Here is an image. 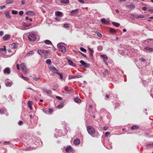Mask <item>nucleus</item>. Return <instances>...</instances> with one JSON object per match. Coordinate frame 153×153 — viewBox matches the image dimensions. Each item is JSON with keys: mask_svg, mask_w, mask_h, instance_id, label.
Here are the masks:
<instances>
[{"mask_svg": "<svg viewBox=\"0 0 153 153\" xmlns=\"http://www.w3.org/2000/svg\"><path fill=\"white\" fill-rule=\"evenodd\" d=\"M146 8L145 7H143L142 8V10L144 11H145L146 10Z\"/></svg>", "mask_w": 153, "mask_h": 153, "instance_id": "nucleus-64", "label": "nucleus"}, {"mask_svg": "<svg viewBox=\"0 0 153 153\" xmlns=\"http://www.w3.org/2000/svg\"><path fill=\"white\" fill-rule=\"evenodd\" d=\"M55 73H56V74H57L58 75V74H59V73H59L58 72V70H57L56 69L55 70V71H54Z\"/></svg>", "mask_w": 153, "mask_h": 153, "instance_id": "nucleus-60", "label": "nucleus"}, {"mask_svg": "<svg viewBox=\"0 0 153 153\" xmlns=\"http://www.w3.org/2000/svg\"><path fill=\"white\" fill-rule=\"evenodd\" d=\"M4 14L6 17L8 19L11 18V16L10 15V13L8 11H6L4 13Z\"/></svg>", "mask_w": 153, "mask_h": 153, "instance_id": "nucleus-13", "label": "nucleus"}, {"mask_svg": "<svg viewBox=\"0 0 153 153\" xmlns=\"http://www.w3.org/2000/svg\"><path fill=\"white\" fill-rule=\"evenodd\" d=\"M10 38V36L8 34L5 35L3 37V39L6 41L9 40Z\"/></svg>", "mask_w": 153, "mask_h": 153, "instance_id": "nucleus-9", "label": "nucleus"}, {"mask_svg": "<svg viewBox=\"0 0 153 153\" xmlns=\"http://www.w3.org/2000/svg\"><path fill=\"white\" fill-rule=\"evenodd\" d=\"M68 62L70 65L74 67L76 66V65L74 64L71 59H68Z\"/></svg>", "mask_w": 153, "mask_h": 153, "instance_id": "nucleus-12", "label": "nucleus"}, {"mask_svg": "<svg viewBox=\"0 0 153 153\" xmlns=\"http://www.w3.org/2000/svg\"><path fill=\"white\" fill-rule=\"evenodd\" d=\"M78 1L81 3L83 4L84 3L83 0H78Z\"/></svg>", "mask_w": 153, "mask_h": 153, "instance_id": "nucleus-59", "label": "nucleus"}, {"mask_svg": "<svg viewBox=\"0 0 153 153\" xmlns=\"http://www.w3.org/2000/svg\"><path fill=\"white\" fill-rule=\"evenodd\" d=\"M22 78L26 81H27L29 80V79L27 77H24L22 75Z\"/></svg>", "mask_w": 153, "mask_h": 153, "instance_id": "nucleus-36", "label": "nucleus"}, {"mask_svg": "<svg viewBox=\"0 0 153 153\" xmlns=\"http://www.w3.org/2000/svg\"><path fill=\"white\" fill-rule=\"evenodd\" d=\"M56 98L58 99V100H62V98L61 97H60L59 96H56Z\"/></svg>", "mask_w": 153, "mask_h": 153, "instance_id": "nucleus-44", "label": "nucleus"}, {"mask_svg": "<svg viewBox=\"0 0 153 153\" xmlns=\"http://www.w3.org/2000/svg\"><path fill=\"white\" fill-rule=\"evenodd\" d=\"M60 2L64 4H66L69 2V0H61Z\"/></svg>", "mask_w": 153, "mask_h": 153, "instance_id": "nucleus-28", "label": "nucleus"}, {"mask_svg": "<svg viewBox=\"0 0 153 153\" xmlns=\"http://www.w3.org/2000/svg\"><path fill=\"white\" fill-rule=\"evenodd\" d=\"M33 79L35 81H38L39 80V78L37 77H33Z\"/></svg>", "mask_w": 153, "mask_h": 153, "instance_id": "nucleus-52", "label": "nucleus"}, {"mask_svg": "<svg viewBox=\"0 0 153 153\" xmlns=\"http://www.w3.org/2000/svg\"><path fill=\"white\" fill-rule=\"evenodd\" d=\"M148 11L149 12H150V13H153V9L148 10Z\"/></svg>", "mask_w": 153, "mask_h": 153, "instance_id": "nucleus-45", "label": "nucleus"}, {"mask_svg": "<svg viewBox=\"0 0 153 153\" xmlns=\"http://www.w3.org/2000/svg\"><path fill=\"white\" fill-rule=\"evenodd\" d=\"M80 50L84 52H86V50L84 48L82 47H81L80 48Z\"/></svg>", "mask_w": 153, "mask_h": 153, "instance_id": "nucleus-38", "label": "nucleus"}, {"mask_svg": "<svg viewBox=\"0 0 153 153\" xmlns=\"http://www.w3.org/2000/svg\"><path fill=\"white\" fill-rule=\"evenodd\" d=\"M43 91L48 94H51L52 93V91L50 90H48L47 89L45 88L43 89Z\"/></svg>", "mask_w": 153, "mask_h": 153, "instance_id": "nucleus-15", "label": "nucleus"}, {"mask_svg": "<svg viewBox=\"0 0 153 153\" xmlns=\"http://www.w3.org/2000/svg\"><path fill=\"white\" fill-rule=\"evenodd\" d=\"M44 42L46 44H47V45H52V43L51 42V41L48 40H45V41Z\"/></svg>", "mask_w": 153, "mask_h": 153, "instance_id": "nucleus-19", "label": "nucleus"}, {"mask_svg": "<svg viewBox=\"0 0 153 153\" xmlns=\"http://www.w3.org/2000/svg\"><path fill=\"white\" fill-rule=\"evenodd\" d=\"M145 49H146L147 51H148L149 52H152L153 51V49L151 48L146 47L145 48Z\"/></svg>", "mask_w": 153, "mask_h": 153, "instance_id": "nucleus-29", "label": "nucleus"}, {"mask_svg": "<svg viewBox=\"0 0 153 153\" xmlns=\"http://www.w3.org/2000/svg\"><path fill=\"white\" fill-rule=\"evenodd\" d=\"M87 128L88 133L90 135L93 134L95 131L94 128L92 126H88Z\"/></svg>", "mask_w": 153, "mask_h": 153, "instance_id": "nucleus-2", "label": "nucleus"}, {"mask_svg": "<svg viewBox=\"0 0 153 153\" xmlns=\"http://www.w3.org/2000/svg\"><path fill=\"white\" fill-rule=\"evenodd\" d=\"M72 150V148L71 146L68 147L67 148L65 149V151L67 152H71Z\"/></svg>", "mask_w": 153, "mask_h": 153, "instance_id": "nucleus-16", "label": "nucleus"}, {"mask_svg": "<svg viewBox=\"0 0 153 153\" xmlns=\"http://www.w3.org/2000/svg\"><path fill=\"white\" fill-rule=\"evenodd\" d=\"M80 62L82 64V65L85 68H88L90 66V64L85 62L83 60H81L80 61Z\"/></svg>", "mask_w": 153, "mask_h": 153, "instance_id": "nucleus-6", "label": "nucleus"}, {"mask_svg": "<svg viewBox=\"0 0 153 153\" xmlns=\"http://www.w3.org/2000/svg\"><path fill=\"white\" fill-rule=\"evenodd\" d=\"M58 75H59L60 78L61 79H62L63 78V77L62 74H61L60 73H59V74H58Z\"/></svg>", "mask_w": 153, "mask_h": 153, "instance_id": "nucleus-50", "label": "nucleus"}, {"mask_svg": "<svg viewBox=\"0 0 153 153\" xmlns=\"http://www.w3.org/2000/svg\"><path fill=\"white\" fill-rule=\"evenodd\" d=\"M33 104V102L30 101H29L28 102V104L29 106H30V105H31Z\"/></svg>", "mask_w": 153, "mask_h": 153, "instance_id": "nucleus-41", "label": "nucleus"}, {"mask_svg": "<svg viewBox=\"0 0 153 153\" xmlns=\"http://www.w3.org/2000/svg\"><path fill=\"white\" fill-rule=\"evenodd\" d=\"M14 1V0H7L6 2L7 4H10L13 3Z\"/></svg>", "mask_w": 153, "mask_h": 153, "instance_id": "nucleus-26", "label": "nucleus"}, {"mask_svg": "<svg viewBox=\"0 0 153 153\" xmlns=\"http://www.w3.org/2000/svg\"><path fill=\"white\" fill-rule=\"evenodd\" d=\"M108 128V127L107 126H105L103 127V129H104V130H107Z\"/></svg>", "mask_w": 153, "mask_h": 153, "instance_id": "nucleus-61", "label": "nucleus"}, {"mask_svg": "<svg viewBox=\"0 0 153 153\" xmlns=\"http://www.w3.org/2000/svg\"><path fill=\"white\" fill-rule=\"evenodd\" d=\"M10 144V142L9 141H7V142L6 141L4 143V145H6L7 144Z\"/></svg>", "mask_w": 153, "mask_h": 153, "instance_id": "nucleus-57", "label": "nucleus"}, {"mask_svg": "<svg viewBox=\"0 0 153 153\" xmlns=\"http://www.w3.org/2000/svg\"><path fill=\"white\" fill-rule=\"evenodd\" d=\"M140 61L142 62H144L146 61V59L143 58H141L140 59Z\"/></svg>", "mask_w": 153, "mask_h": 153, "instance_id": "nucleus-54", "label": "nucleus"}, {"mask_svg": "<svg viewBox=\"0 0 153 153\" xmlns=\"http://www.w3.org/2000/svg\"><path fill=\"white\" fill-rule=\"evenodd\" d=\"M6 85L7 86H11L12 85L11 83L10 82H7L6 84Z\"/></svg>", "mask_w": 153, "mask_h": 153, "instance_id": "nucleus-37", "label": "nucleus"}, {"mask_svg": "<svg viewBox=\"0 0 153 153\" xmlns=\"http://www.w3.org/2000/svg\"><path fill=\"white\" fill-rule=\"evenodd\" d=\"M110 134V133L109 132H107L105 133V136L106 137H108Z\"/></svg>", "mask_w": 153, "mask_h": 153, "instance_id": "nucleus-40", "label": "nucleus"}, {"mask_svg": "<svg viewBox=\"0 0 153 153\" xmlns=\"http://www.w3.org/2000/svg\"><path fill=\"white\" fill-rule=\"evenodd\" d=\"M38 53L41 56L43 55L44 53V52L42 50H38Z\"/></svg>", "mask_w": 153, "mask_h": 153, "instance_id": "nucleus-27", "label": "nucleus"}, {"mask_svg": "<svg viewBox=\"0 0 153 153\" xmlns=\"http://www.w3.org/2000/svg\"><path fill=\"white\" fill-rule=\"evenodd\" d=\"M63 27L65 28H69L70 25L67 24H65L64 25Z\"/></svg>", "mask_w": 153, "mask_h": 153, "instance_id": "nucleus-34", "label": "nucleus"}, {"mask_svg": "<svg viewBox=\"0 0 153 153\" xmlns=\"http://www.w3.org/2000/svg\"><path fill=\"white\" fill-rule=\"evenodd\" d=\"M28 38V40L31 42L34 41L36 39L35 35L32 33H29Z\"/></svg>", "mask_w": 153, "mask_h": 153, "instance_id": "nucleus-1", "label": "nucleus"}, {"mask_svg": "<svg viewBox=\"0 0 153 153\" xmlns=\"http://www.w3.org/2000/svg\"><path fill=\"white\" fill-rule=\"evenodd\" d=\"M5 7H6L4 5H3L2 6L0 7V9L1 10H3V9H4V8H5Z\"/></svg>", "mask_w": 153, "mask_h": 153, "instance_id": "nucleus-47", "label": "nucleus"}, {"mask_svg": "<svg viewBox=\"0 0 153 153\" xmlns=\"http://www.w3.org/2000/svg\"><path fill=\"white\" fill-rule=\"evenodd\" d=\"M135 17L136 19H138L139 18H143L145 17V16L143 15H140V16L135 15Z\"/></svg>", "mask_w": 153, "mask_h": 153, "instance_id": "nucleus-21", "label": "nucleus"}, {"mask_svg": "<svg viewBox=\"0 0 153 153\" xmlns=\"http://www.w3.org/2000/svg\"><path fill=\"white\" fill-rule=\"evenodd\" d=\"M34 52L33 51H31L29 52L27 54V55L30 54H34Z\"/></svg>", "mask_w": 153, "mask_h": 153, "instance_id": "nucleus-48", "label": "nucleus"}, {"mask_svg": "<svg viewBox=\"0 0 153 153\" xmlns=\"http://www.w3.org/2000/svg\"><path fill=\"white\" fill-rule=\"evenodd\" d=\"M131 128L132 129H136L138 128L139 127L138 126L136 125L132 126Z\"/></svg>", "mask_w": 153, "mask_h": 153, "instance_id": "nucleus-33", "label": "nucleus"}, {"mask_svg": "<svg viewBox=\"0 0 153 153\" xmlns=\"http://www.w3.org/2000/svg\"><path fill=\"white\" fill-rule=\"evenodd\" d=\"M97 35L99 36V37H101L102 36V34L100 33L99 32H97Z\"/></svg>", "mask_w": 153, "mask_h": 153, "instance_id": "nucleus-43", "label": "nucleus"}, {"mask_svg": "<svg viewBox=\"0 0 153 153\" xmlns=\"http://www.w3.org/2000/svg\"><path fill=\"white\" fill-rule=\"evenodd\" d=\"M56 69V68L53 66H51L49 68L50 70L53 72H54Z\"/></svg>", "mask_w": 153, "mask_h": 153, "instance_id": "nucleus-25", "label": "nucleus"}, {"mask_svg": "<svg viewBox=\"0 0 153 153\" xmlns=\"http://www.w3.org/2000/svg\"><path fill=\"white\" fill-rule=\"evenodd\" d=\"M23 122L22 121H20L18 123V124L19 125H22L23 124Z\"/></svg>", "mask_w": 153, "mask_h": 153, "instance_id": "nucleus-53", "label": "nucleus"}, {"mask_svg": "<svg viewBox=\"0 0 153 153\" xmlns=\"http://www.w3.org/2000/svg\"><path fill=\"white\" fill-rule=\"evenodd\" d=\"M3 72L5 74H9L10 73V68L9 67L6 68L3 70Z\"/></svg>", "mask_w": 153, "mask_h": 153, "instance_id": "nucleus-7", "label": "nucleus"}, {"mask_svg": "<svg viewBox=\"0 0 153 153\" xmlns=\"http://www.w3.org/2000/svg\"><path fill=\"white\" fill-rule=\"evenodd\" d=\"M0 50L1 51H3L4 53H5L6 52V49L5 48V46H4V48H0Z\"/></svg>", "mask_w": 153, "mask_h": 153, "instance_id": "nucleus-23", "label": "nucleus"}, {"mask_svg": "<svg viewBox=\"0 0 153 153\" xmlns=\"http://www.w3.org/2000/svg\"><path fill=\"white\" fill-rule=\"evenodd\" d=\"M64 102H61L58 106L57 108H62L64 106Z\"/></svg>", "mask_w": 153, "mask_h": 153, "instance_id": "nucleus-18", "label": "nucleus"}, {"mask_svg": "<svg viewBox=\"0 0 153 153\" xmlns=\"http://www.w3.org/2000/svg\"><path fill=\"white\" fill-rule=\"evenodd\" d=\"M18 13V11L16 10H13L12 11V13L13 14H16Z\"/></svg>", "mask_w": 153, "mask_h": 153, "instance_id": "nucleus-39", "label": "nucleus"}, {"mask_svg": "<svg viewBox=\"0 0 153 153\" xmlns=\"http://www.w3.org/2000/svg\"><path fill=\"white\" fill-rule=\"evenodd\" d=\"M80 140L79 139H76L74 140V143L75 145H78L80 143Z\"/></svg>", "mask_w": 153, "mask_h": 153, "instance_id": "nucleus-17", "label": "nucleus"}, {"mask_svg": "<svg viewBox=\"0 0 153 153\" xmlns=\"http://www.w3.org/2000/svg\"><path fill=\"white\" fill-rule=\"evenodd\" d=\"M45 51L46 53H50L51 51L50 50H45Z\"/></svg>", "mask_w": 153, "mask_h": 153, "instance_id": "nucleus-63", "label": "nucleus"}, {"mask_svg": "<svg viewBox=\"0 0 153 153\" xmlns=\"http://www.w3.org/2000/svg\"><path fill=\"white\" fill-rule=\"evenodd\" d=\"M72 89H71L69 90H68V91H67V93H71V92L72 91Z\"/></svg>", "mask_w": 153, "mask_h": 153, "instance_id": "nucleus-49", "label": "nucleus"}, {"mask_svg": "<svg viewBox=\"0 0 153 153\" xmlns=\"http://www.w3.org/2000/svg\"><path fill=\"white\" fill-rule=\"evenodd\" d=\"M101 57L103 58V60L104 62L107 65H108L107 63V60L108 59L107 56L105 55H101L100 56Z\"/></svg>", "mask_w": 153, "mask_h": 153, "instance_id": "nucleus-8", "label": "nucleus"}, {"mask_svg": "<svg viewBox=\"0 0 153 153\" xmlns=\"http://www.w3.org/2000/svg\"><path fill=\"white\" fill-rule=\"evenodd\" d=\"M79 78V77L76 76H71L69 77L70 79H75Z\"/></svg>", "mask_w": 153, "mask_h": 153, "instance_id": "nucleus-30", "label": "nucleus"}, {"mask_svg": "<svg viewBox=\"0 0 153 153\" xmlns=\"http://www.w3.org/2000/svg\"><path fill=\"white\" fill-rule=\"evenodd\" d=\"M112 24L115 26L117 27L119 26L120 25V24L119 23H117L114 22H113Z\"/></svg>", "mask_w": 153, "mask_h": 153, "instance_id": "nucleus-32", "label": "nucleus"}, {"mask_svg": "<svg viewBox=\"0 0 153 153\" xmlns=\"http://www.w3.org/2000/svg\"><path fill=\"white\" fill-rule=\"evenodd\" d=\"M126 7L130 9V10H132L133 9H134L135 6V5L133 4H129V3H127L126 4Z\"/></svg>", "mask_w": 153, "mask_h": 153, "instance_id": "nucleus-4", "label": "nucleus"}, {"mask_svg": "<svg viewBox=\"0 0 153 153\" xmlns=\"http://www.w3.org/2000/svg\"><path fill=\"white\" fill-rule=\"evenodd\" d=\"M49 112L51 114L53 112V110L52 109L50 108L49 109Z\"/></svg>", "mask_w": 153, "mask_h": 153, "instance_id": "nucleus-56", "label": "nucleus"}, {"mask_svg": "<svg viewBox=\"0 0 153 153\" xmlns=\"http://www.w3.org/2000/svg\"><path fill=\"white\" fill-rule=\"evenodd\" d=\"M110 31L111 33L113 34L114 33L116 32L115 30L113 28H110Z\"/></svg>", "mask_w": 153, "mask_h": 153, "instance_id": "nucleus-31", "label": "nucleus"}, {"mask_svg": "<svg viewBox=\"0 0 153 153\" xmlns=\"http://www.w3.org/2000/svg\"><path fill=\"white\" fill-rule=\"evenodd\" d=\"M97 49L98 50L101 51L102 50V48L101 46H100L98 47Z\"/></svg>", "mask_w": 153, "mask_h": 153, "instance_id": "nucleus-51", "label": "nucleus"}, {"mask_svg": "<svg viewBox=\"0 0 153 153\" xmlns=\"http://www.w3.org/2000/svg\"><path fill=\"white\" fill-rule=\"evenodd\" d=\"M102 22L105 24L109 25V22L106 20H105L104 18H103L101 19Z\"/></svg>", "mask_w": 153, "mask_h": 153, "instance_id": "nucleus-10", "label": "nucleus"}, {"mask_svg": "<svg viewBox=\"0 0 153 153\" xmlns=\"http://www.w3.org/2000/svg\"><path fill=\"white\" fill-rule=\"evenodd\" d=\"M56 15L57 16H62V13L60 11H57L56 12Z\"/></svg>", "mask_w": 153, "mask_h": 153, "instance_id": "nucleus-22", "label": "nucleus"}, {"mask_svg": "<svg viewBox=\"0 0 153 153\" xmlns=\"http://www.w3.org/2000/svg\"><path fill=\"white\" fill-rule=\"evenodd\" d=\"M59 49V51L63 52H65L66 51L65 48L63 46L59 45L58 46Z\"/></svg>", "mask_w": 153, "mask_h": 153, "instance_id": "nucleus-5", "label": "nucleus"}, {"mask_svg": "<svg viewBox=\"0 0 153 153\" xmlns=\"http://www.w3.org/2000/svg\"><path fill=\"white\" fill-rule=\"evenodd\" d=\"M78 11V10L76 9L75 10H72L71 11L70 14L71 16L75 15L76 13Z\"/></svg>", "mask_w": 153, "mask_h": 153, "instance_id": "nucleus-11", "label": "nucleus"}, {"mask_svg": "<svg viewBox=\"0 0 153 153\" xmlns=\"http://www.w3.org/2000/svg\"><path fill=\"white\" fill-rule=\"evenodd\" d=\"M26 14L28 15H35V13L32 11H29L27 12Z\"/></svg>", "mask_w": 153, "mask_h": 153, "instance_id": "nucleus-14", "label": "nucleus"}, {"mask_svg": "<svg viewBox=\"0 0 153 153\" xmlns=\"http://www.w3.org/2000/svg\"><path fill=\"white\" fill-rule=\"evenodd\" d=\"M74 100L75 102L76 103H80L81 102V100L79 98H75Z\"/></svg>", "mask_w": 153, "mask_h": 153, "instance_id": "nucleus-20", "label": "nucleus"}, {"mask_svg": "<svg viewBox=\"0 0 153 153\" xmlns=\"http://www.w3.org/2000/svg\"><path fill=\"white\" fill-rule=\"evenodd\" d=\"M25 19L26 20H29V21H32V19H31V18H30L29 19L28 17H26V18H25Z\"/></svg>", "mask_w": 153, "mask_h": 153, "instance_id": "nucleus-55", "label": "nucleus"}, {"mask_svg": "<svg viewBox=\"0 0 153 153\" xmlns=\"http://www.w3.org/2000/svg\"><path fill=\"white\" fill-rule=\"evenodd\" d=\"M21 70L24 73L27 74L28 73V71H27V68L24 63H23L21 64Z\"/></svg>", "mask_w": 153, "mask_h": 153, "instance_id": "nucleus-3", "label": "nucleus"}, {"mask_svg": "<svg viewBox=\"0 0 153 153\" xmlns=\"http://www.w3.org/2000/svg\"><path fill=\"white\" fill-rule=\"evenodd\" d=\"M4 34V32L3 31H0V36H2Z\"/></svg>", "mask_w": 153, "mask_h": 153, "instance_id": "nucleus-58", "label": "nucleus"}, {"mask_svg": "<svg viewBox=\"0 0 153 153\" xmlns=\"http://www.w3.org/2000/svg\"><path fill=\"white\" fill-rule=\"evenodd\" d=\"M89 51H90L91 52V53H93V52H94V51L93 50L91 49H90V48H89Z\"/></svg>", "mask_w": 153, "mask_h": 153, "instance_id": "nucleus-62", "label": "nucleus"}, {"mask_svg": "<svg viewBox=\"0 0 153 153\" xmlns=\"http://www.w3.org/2000/svg\"><path fill=\"white\" fill-rule=\"evenodd\" d=\"M11 47L14 48H16L17 47V45L16 43H13L11 44Z\"/></svg>", "mask_w": 153, "mask_h": 153, "instance_id": "nucleus-24", "label": "nucleus"}, {"mask_svg": "<svg viewBox=\"0 0 153 153\" xmlns=\"http://www.w3.org/2000/svg\"><path fill=\"white\" fill-rule=\"evenodd\" d=\"M24 14V12L23 11H20L19 12V14L20 16H22V15Z\"/></svg>", "mask_w": 153, "mask_h": 153, "instance_id": "nucleus-46", "label": "nucleus"}, {"mask_svg": "<svg viewBox=\"0 0 153 153\" xmlns=\"http://www.w3.org/2000/svg\"><path fill=\"white\" fill-rule=\"evenodd\" d=\"M46 63L47 64H48L49 65H50L51 63V60L50 59H47L46 61Z\"/></svg>", "mask_w": 153, "mask_h": 153, "instance_id": "nucleus-35", "label": "nucleus"}, {"mask_svg": "<svg viewBox=\"0 0 153 153\" xmlns=\"http://www.w3.org/2000/svg\"><path fill=\"white\" fill-rule=\"evenodd\" d=\"M79 53H81L82 54V55L84 57L87 58L85 54H84V53H82L81 52H80V51H79Z\"/></svg>", "mask_w": 153, "mask_h": 153, "instance_id": "nucleus-42", "label": "nucleus"}]
</instances>
